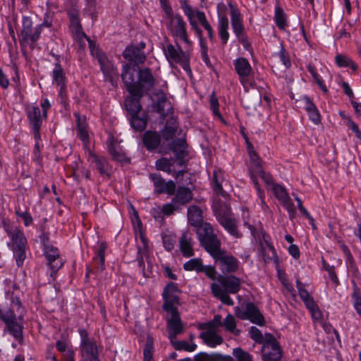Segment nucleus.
<instances>
[{"instance_id":"2f4dec72","label":"nucleus","mask_w":361,"mask_h":361,"mask_svg":"<svg viewBox=\"0 0 361 361\" xmlns=\"http://www.w3.org/2000/svg\"><path fill=\"white\" fill-rule=\"evenodd\" d=\"M211 290L214 296L219 299L224 304L229 306L233 305L234 302L228 295L229 293L225 292L219 284L212 283Z\"/></svg>"},{"instance_id":"49530a36","label":"nucleus","mask_w":361,"mask_h":361,"mask_svg":"<svg viewBox=\"0 0 361 361\" xmlns=\"http://www.w3.org/2000/svg\"><path fill=\"white\" fill-rule=\"evenodd\" d=\"M274 19L277 27L280 30L286 29L287 26L286 16L283 9L279 6L276 7Z\"/></svg>"},{"instance_id":"20e7f679","label":"nucleus","mask_w":361,"mask_h":361,"mask_svg":"<svg viewBox=\"0 0 361 361\" xmlns=\"http://www.w3.org/2000/svg\"><path fill=\"white\" fill-rule=\"evenodd\" d=\"M164 11L168 18L166 26L173 36L180 38L186 44H190L186 30V23L180 15H174L170 6H165Z\"/></svg>"},{"instance_id":"bb28decb","label":"nucleus","mask_w":361,"mask_h":361,"mask_svg":"<svg viewBox=\"0 0 361 361\" xmlns=\"http://www.w3.org/2000/svg\"><path fill=\"white\" fill-rule=\"evenodd\" d=\"M186 140L183 138L173 140L169 144V148L175 154L176 158H185L188 155Z\"/></svg>"},{"instance_id":"c9c22d12","label":"nucleus","mask_w":361,"mask_h":361,"mask_svg":"<svg viewBox=\"0 0 361 361\" xmlns=\"http://www.w3.org/2000/svg\"><path fill=\"white\" fill-rule=\"evenodd\" d=\"M188 219L192 226H199L202 221L201 209L196 205L190 207L188 209Z\"/></svg>"},{"instance_id":"f8f14e48","label":"nucleus","mask_w":361,"mask_h":361,"mask_svg":"<svg viewBox=\"0 0 361 361\" xmlns=\"http://www.w3.org/2000/svg\"><path fill=\"white\" fill-rule=\"evenodd\" d=\"M250 178L252 180V183L255 185V189L257 191L258 196L261 200V203L262 205L267 206L264 201V192L260 188L259 184L257 180V178L259 177L262 179L264 183L267 185V188L270 190L273 185L276 183L273 181V178L271 174L266 173L262 168H258L257 171H250Z\"/></svg>"},{"instance_id":"58836bf2","label":"nucleus","mask_w":361,"mask_h":361,"mask_svg":"<svg viewBox=\"0 0 361 361\" xmlns=\"http://www.w3.org/2000/svg\"><path fill=\"white\" fill-rule=\"evenodd\" d=\"M159 95L157 103L154 105L155 111L162 116H166L167 114L165 107L171 108V104L169 102L166 96L162 92Z\"/></svg>"},{"instance_id":"f257e3e1","label":"nucleus","mask_w":361,"mask_h":361,"mask_svg":"<svg viewBox=\"0 0 361 361\" xmlns=\"http://www.w3.org/2000/svg\"><path fill=\"white\" fill-rule=\"evenodd\" d=\"M121 78L130 94L138 97H142L144 92L150 90L155 84V79L149 68L141 69L131 64L123 66Z\"/></svg>"},{"instance_id":"1a4fd4ad","label":"nucleus","mask_w":361,"mask_h":361,"mask_svg":"<svg viewBox=\"0 0 361 361\" xmlns=\"http://www.w3.org/2000/svg\"><path fill=\"white\" fill-rule=\"evenodd\" d=\"M164 51L169 63H178L188 73H191L189 59L180 47L177 49L173 45L169 44Z\"/></svg>"},{"instance_id":"4c0bfd02","label":"nucleus","mask_w":361,"mask_h":361,"mask_svg":"<svg viewBox=\"0 0 361 361\" xmlns=\"http://www.w3.org/2000/svg\"><path fill=\"white\" fill-rule=\"evenodd\" d=\"M164 302L163 304V309L167 312H178L176 307H174V304L178 302V296L176 294H168L163 295Z\"/></svg>"},{"instance_id":"0e129e2a","label":"nucleus","mask_w":361,"mask_h":361,"mask_svg":"<svg viewBox=\"0 0 361 361\" xmlns=\"http://www.w3.org/2000/svg\"><path fill=\"white\" fill-rule=\"evenodd\" d=\"M209 103H210V108L212 110L215 116H216L217 117H219V118L222 119V116L219 110V101H218L217 98L216 97L214 93H213L210 96Z\"/></svg>"},{"instance_id":"412c9836","label":"nucleus","mask_w":361,"mask_h":361,"mask_svg":"<svg viewBox=\"0 0 361 361\" xmlns=\"http://www.w3.org/2000/svg\"><path fill=\"white\" fill-rule=\"evenodd\" d=\"M76 118V124L78 128V135L83 142L85 147H87L90 142L89 133L87 131V125L85 116L81 117L78 112L74 113Z\"/></svg>"},{"instance_id":"ddd939ff","label":"nucleus","mask_w":361,"mask_h":361,"mask_svg":"<svg viewBox=\"0 0 361 361\" xmlns=\"http://www.w3.org/2000/svg\"><path fill=\"white\" fill-rule=\"evenodd\" d=\"M97 59L100 65L105 78L109 80L114 87L117 86L118 73L113 63L107 58L105 54H97Z\"/></svg>"},{"instance_id":"37998d69","label":"nucleus","mask_w":361,"mask_h":361,"mask_svg":"<svg viewBox=\"0 0 361 361\" xmlns=\"http://www.w3.org/2000/svg\"><path fill=\"white\" fill-rule=\"evenodd\" d=\"M196 18H197L199 22L201 23L202 27L207 31L208 37H209V39L211 41H213L214 38V31H213V29H212L211 25L207 20L204 13L202 11H197Z\"/></svg>"},{"instance_id":"8fccbe9b","label":"nucleus","mask_w":361,"mask_h":361,"mask_svg":"<svg viewBox=\"0 0 361 361\" xmlns=\"http://www.w3.org/2000/svg\"><path fill=\"white\" fill-rule=\"evenodd\" d=\"M153 338L148 336L147 337L146 344L144 349V361H152L154 352Z\"/></svg>"},{"instance_id":"6e6d98bb","label":"nucleus","mask_w":361,"mask_h":361,"mask_svg":"<svg viewBox=\"0 0 361 361\" xmlns=\"http://www.w3.org/2000/svg\"><path fill=\"white\" fill-rule=\"evenodd\" d=\"M247 147L250 161L253 164V167L250 169V171H257L258 168H262L260 159L255 151L253 149V147L251 146L250 143H248Z\"/></svg>"},{"instance_id":"ea45409f","label":"nucleus","mask_w":361,"mask_h":361,"mask_svg":"<svg viewBox=\"0 0 361 361\" xmlns=\"http://www.w3.org/2000/svg\"><path fill=\"white\" fill-rule=\"evenodd\" d=\"M297 288L298 289L299 295L302 300L304 302L307 307H311L314 302L312 297L310 295L308 291L304 288L302 284L299 279L296 281Z\"/></svg>"},{"instance_id":"e2e57ef3","label":"nucleus","mask_w":361,"mask_h":361,"mask_svg":"<svg viewBox=\"0 0 361 361\" xmlns=\"http://www.w3.org/2000/svg\"><path fill=\"white\" fill-rule=\"evenodd\" d=\"M250 334L252 339L259 343H263L265 341L261 331L255 326H252L250 329Z\"/></svg>"},{"instance_id":"a878e982","label":"nucleus","mask_w":361,"mask_h":361,"mask_svg":"<svg viewBox=\"0 0 361 361\" xmlns=\"http://www.w3.org/2000/svg\"><path fill=\"white\" fill-rule=\"evenodd\" d=\"M89 161L91 163H94L96 164V167L101 176H106L109 177V165L107 159L105 157H99L93 152H90Z\"/></svg>"},{"instance_id":"e433bc0d","label":"nucleus","mask_w":361,"mask_h":361,"mask_svg":"<svg viewBox=\"0 0 361 361\" xmlns=\"http://www.w3.org/2000/svg\"><path fill=\"white\" fill-rule=\"evenodd\" d=\"M141 97L130 95V97L126 100V109L131 116L138 114L141 110L140 99Z\"/></svg>"},{"instance_id":"dca6fc26","label":"nucleus","mask_w":361,"mask_h":361,"mask_svg":"<svg viewBox=\"0 0 361 361\" xmlns=\"http://www.w3.org/2000/svg\"><path fill=\"white\" fill-rule=\"evenodd\" d=\"M170 314L171 316L166 319L167 331L169 340H173L184 331V326L178 312H170Z\"/></svg>"},{"instance_id":"9d476101","label":"nucleus","mask_w":361,"mask_h":361,"mask_svg":"<svg viewBox=\"0 0 361 361\" xmlns=\"http://www.w3.org/2000/svg\"><path fill=\"white\" fill-rule=\"evenodd\" d=\"M270 190L273 192L275 197L287 210L290 219L293 220L296 216V210L286 188L279 184H275L272 185Z\"/></svg>"},{"instance_id":"c85d7f7f","label":"nucleus","mask_w":361,"mask_h":361,"mask_svg":"<svg viewBox=\"0 0 361 361\" xmlns=\"http://www.w3.org/2000/svg\"><path fill=\"white\" fill-rule=\"evenodd\" d=\"M200 338L203 340L205 344L212 348L221 345L224 342L223 338L214 331L202 332Z\"/></svg>"},{"instance_id":"0eeeda50","label":"nucleus","mask_w":361,"mask_h":361,"mask_svg":"<svg viewBox=\"0 0 361 361\" xmlns=\"http://www.w3.org/2000/svg\"><path fill=\"white\" fill-rule=\"evenodd\" d=\"M262 353L263 361H281L282 352L279 342L273 335H265Z\"/></svg>"},{"instance_id":"6e6552de","label":"nucleus","mask_w":361,"mask_h":361,"mask_svg":"<svg viewBox=\"0 0 361 361\" xmlns=\"http://www.w3.org/2000/svg\"><path fill=\"white\" fill-rule=\"evenodd\" d=\"M235 314L240 319H247L252 323L259 326H264L265 324L263 314L253 302H247L245 310H242L239 307H235Z\"/></svg>"},{"instance_id":"a18cd8bd","label":"nucleus","mask_w":361,"mask_h":361,"mask_svg":"<svg viewBox=\"0 0 361 361\" xmlns=\"http://www.w3.org/2000/svg\"><path fill=\"white\" fill-rule=\"evenodd\" d=\"M53 80L58 85H61V88L65 86V76L63 70L59 63L55 64V67L53 71Z\"/></svg>"},{"instance_id":"b1692460","label":"nucleus","mask_w":361,"mask_h":361,"mask_svg":"<svg viewBox=\"0 0 361 361\" xmlns=\"http://www.w3.org/2000/svg\"><path fill=\"white\" fill-rule=\"evenodd\" d=\"M192 197L193 194L190 188L185 186H179L175 197L172 200L173 203H176L180 207L190 202Z\"/></svg>"},{"instance_id":"338daca9","label":"nucleus","mask_w":361,"mask_h":361,"mask_svg":"<svg viewBox=\"0 0 361 361\" xmlns=\"http://www.w3.org/2000/svg\"><path fill=\"white\" fill-rule=\"evenodd\" d=\"M180 207L176 204L173 203V200L169 204H166L163 206L161 212L167 216L172 214L174 211L179 209Z\"/></svg>"},{"instance_id":"7c9ffc66","label":"nucleus","mask_w":361,"mask_h":361,"mask_svg":"<svg viewBox=\"0 0 361 361\" xmlns=\"http://www.w3.org/2000/svg\"><path fill=\"white\" fill-rule=\"evenodd\" d=\"M229 26L228 19L225 15H219L218 31L223 44H226L229 37L228 32Z\"/></svg>"},{"instance_id":"4be33fe9","label":"nucleus","mask_w":361,"mask_h":361,"mask_svg":"<svg viewBox=\"0 0 361 361\" xmlns=\"http://www.w3.org/2000/svg\"><path fill=\"white\" fill-rule=\"evenodd\" d=\"M224 199L225 200L224 201L219 197L214 198L212 209L217 220L221 219V217L231 215V207L226 201L227 197Z\"/></svg>"},{"instance_id":"f03ea898","label":"nucleus","mask_w":361,"mask_h":361,"mask_svg":"<svg viewBox=\"0 0 361 361\" xmlns=\"http://www.w3.org/2000/svg\"><path fill=\"white\" fill-rule=\"evenodd\" d=\"M2 225L10 238L7 245L12 250L18 267H21L26 257L27 239L25 234L18 227L11 224L8 220L4 219Z\"/></svg>"},{"instance_id":"79ce46f5","label":"nucleus","mask_w":361,"mask_h":361,"mask_svg":"<svg viewBox=\"0 0 361 361\" xmlns=\"http://www.w3.org/2000/svg\"><path fill=\"white\" fill-rule=\"evenodd\" d=\"M130 121L131 126L135 130L142 131L146 128L147 123V118L145 115L140 116H138V114H135L133 116H131Z\"/></svg>"},{"instance_id":"09e8293b","label":"nucleus","mask_w":361,"mask_h":361,"mask_svg":"<svg viewBox=\"0 0 361 361\" xmlns=\"http://www.w3.org/2000/svg\"><path fill=\"white\" fill-rule=\"evenodd\" d=\"M170 341L176 350H184L187 352H192L197 348V345L195 343L188 344L185 341H176V338L170 340Z\"/></svg>"},{"instance_id":"864d4df0","label":"nucleus","mask_w":361,"mask_h":361,"mask_svg":"<svg viewBox=\"0 0 361 361\" xmlns=\"http://www.w3.org/2000/svg\"><path fill=\"white\" fill-rule=\"evenodd\" d=\"M140 239L142 243V247L138 248L137 262H138L139 266L140 267H142L144 266L143 256L147 253L148 246H147V238L145 237V235L142 233H140Z\"/></svg>"},{"instance_id":"bf43d9fd","label":"nucleus","mask_w":361,"mask_h":361,"mask_svg":"<svg viewBox=\"0 0 361 361\" xmlns=\"http://www.w3.org/2000/svg\"><path fill=\"white\" fill-rule=\"evenodd\" d=\"M16 319H17L16 315L12 310L8 309L4 311L0 309V319L5 323L6 326Z\"/></svg>"},{"instance_id":"cd10ccee","label":"nucleus","mask_w":361,"mask_h":361,"mask_svg":"<svg viewBox=\"0 0 361 361\" xmlns=\"http://www.w3.org/2000/svg\"><path fill=\"white\" fill-rule=\"evenodd\" d=\"M224 180L223 171L218 169L214 170L213 173V190L217 196H221L224 198L228 197V194L223 190L222 183Z\"/></svg>"},{"instance_id":"774afa93","label":"nucleus","mask_w":361,"mask_h":361,"mask_svg":"<svg viewBox=\"0 0 361 361\" xmlns=\"http://www.w3.org/2000/svg\"><path fill=\"white\" fill-rule=\"evenodd\" d=\"M279 56L281 61H282L283 64L286 67L289 68L291 66L290 61L289 59V56L288 55V53L286 51L283 45L281 46V49L279 51Z\"/></svg>"},{"instance_id":"3c124183","label":"nucleus","mask_w":361,"mask_h":361,"mask_svg":"<svg viewBox=\"0 0 361 361\" xmlns=\"http://www.w3.org/2000/svg\"><path fill=\"white\" fill-rule=\"evenodd\" d=\"M183 268L186 271L195 270L197 272H201L202 270V262L199 258H194L183 264Z\"/></svg>"},{"instance_id":"473e14b6","label":"nucleus","mask_w":361,"mask_h":361,"mask_svg":"<svg viewBox=\"0 0 361 361\" xmlns=\"http://www.w3.org/2000/svg\"><path fill=\"white\" fill-rule=\"evenodd\" d=\"M234 66L235 69L240 78L247 77L252 71L250 63L245 58H238L236 59L234 62Z\"/></svg>"},{"instance_id":"de8ad7c7","label":"nucleus","mask_w":361,"mask_h":361,"mask_svg":"<svg viewBox=\"0 0 361 361\" xmlns=\"http://www.w3.org/2000/svg\"><path fill=\"white\" fill-rule=\"evenodd\" d=\"M222 326L225 327L226 330L234 334L236 336L240 334V331L236 329V322L235 318L231 314H228L226 316Z\"/></svg>"},{"instance_id":"2eb2a0df","label":"nucleus","mask_w":361,"mask_h":361,"mask_svg":"<svg viewBox=\"0 0 361 361\" xmlns=\"http://www.w3.org/2000/svg\"><path fill=\"white\" fill-rule=\"evenodd\" d=\"M150 180L153 182L154 192L157 194L167 193L169 195H174L176 191V184L173 180L165 182V180L159 173H151Z\"/></svg>"},{"instance_id":"393cba45","label":"nucleus","mask_w":361,"mask_h":361,"mask_svg":"<svg viewBox=\"0 0 361 361\" xmlns=\"http://www.w3.org/2000/svg\"><path fill=\"white\" fill-rule=\"evenodd\" d=\"M180 250L182 255L185 257H190L194 255L192 248V240L191 234L188 232H184L179 240Z\"/></svg>"},{"instance_id":"680f3d73","label":"nucleus","mask_w":361,"mask_h":361,"mask_svg":"<svg viewBox=\"0 0 361 361\" xmlns=\"http://www.w3.org/2000/svg\"><path fill=\"white\" fill-rule=\"evenodd\" d=\"M32 20L29 17L23 18L22 35L25 39H27V36L31 35V32L32 31Z\"/></svg>"},{"instance_id":"052dcab7","label":"nucleus","mask_w":361,"mask_h":361,"mask_svg":"<svg viewBox=\"0 0 361 361\" xmlns=\"http://www.w3.org/2000/svg\"><path fill=\"white\" fill-rule=\"evenodd\" d=\"M342 250L346 257V263L348 266L353 271H357L355 260L353 255L350 253L349 248L345 245H341Z\"/></svg>"},{"instance_id":"69168bd1","label":"nucleus","mask_w":361,"mask_h":361,"mask_svg":"<svg viewBox=\"0 0 361 361\" xmlns=\"http://www.w3.org/2000/svg\"><path fill=\"white\" fill-rule=\"evenodd\" d=\"M218 353L207 354L206 353H200L195 356V361H216Z\"/></svg>"},{"instance_id":"4d7b16f0","label":"nucleus","mask_w":361,"mask_h":361,"mask_svg":"<svg viewBox=\"0 0 361 361\" xmlns=\"http://www.w3.org/2000/svg\"><path fill=\"white\" fill-rule=\"evenodd\" d=\"M109 152L111 155L112 159L116 161L124 162L128 161V159L124 152L117 150L114 145L109 146Z\"/></svg>"},{"instance_id":"f704fd0d","label":"nucleus","mask_w":361,"mask_h":361,"mask_svg":"<svg viewBox=\"0 0 361 361\" xmlns=\"http://www.w3.org/2000/svg\"><path fill=\"white\" fill-rule=\"evenodd\" d=\"M177 129L178 124L174 118H171V120L166 122V126L161 130V136H162L163 139L166 141L173 140L177 131Z\"/></svg>"},{"instance_id":"5701e85b","label":"nucleus","mask_w":361,"mask_h":361,"mask_svg":"<svg viewBox=\"0 0 361 361\" xmlns=\"http://www.w3.org/2000/svg\"><path fill=\"white\" fill-rule=\"evenodd\" d=\"M107 248L106 242L99 244L98 248L95 250V256L93 258V264L97 272L101 273L105 269V252Z\"/></svg>"},{"instance_id":"72a5a7b5","label":"nucleus","mask_w":361,"mask_h":361,"mask_svg":"<svg viewBox=\"0 0 361 361\" xmlns=\"http://www.w3.org/2000/svg\"><path fill=\"white\" fill-rule=\"evenodd\" d=\"M305 110L307 111L310 119L314 123L318 125L321 123V115L312 101L307 97L305 98Z\"/></svg>"},{"instance_id":"9b49d317","label":"nucleus","mask_w":361,"mask_h":361,"mask_svg":"<svg viewBox=\"0 0 361 361\" xmlns=\"http://www.w3.org/2000/svg\"><path fill=\"white\" fill-rule=\"evenodd\" d=\"M231 16V25L234 33L235 34L239 42L243 44L245 49H248L250 47V44L244 32V26L240 13L238 9L232 7Z\"/></svg>"},{"instance_id":"423d86ee","label":"nucleus","mask_w":361,"mask_h":361,"mask_svg":"<svg viewBox=\"0 0 361 361\" xmlns=\"http://www.w3.org/2000/svg\"><path fill=\"white\" fill-rule=\"evenodd\" d=\"M81 344V355L85 361H99L97 345L94 341L89 337V334L84 329H79Z\"/></svg>"},{"instance_id":"aec40b11","label":"nucleus","mask_w":361,"mask_h":361,"mask_svg":"<svg viewBox=\"0 0 361 361\" xmlns=\"http://www.w3.org/2000/svg\"><path fill=\"white\" fill-rule=\"evenodd\" d=\"M123 56L126 60L134 63L133 66H137L138 64L144 63L146 59L142 49L135 46L127 47L123 53Z\"/></svg>"},{"instance_id":"4468645a","label":"nucleus","mask_w":361,"mask_h":361,"mask_svg":"<svg viewBox=\"0 0 361 361\" xmlns=\"http://www.w3.org/2000/svg\"><path fill=\"white\" fill-rule=\"evenodd\" d=\"M44 253L47 260V264L51 269L50 276L54 277L57 271L63 267V261L60 257L58 249L53 245H47Z\"/></svg>"},{"instance_id":"6ab92c4d","label":"nucleus","mask_w":361,"mask_h":361,"mask_svg":"<svg viewBox=\"0 0 361 361\" xmlns=\"http://www.w3.org/2000/svg\"><path fill=\"white\" fill-rule=\"evenodd\" d=\"M218 281L225 292L235 294L240 290V280L233 275L220 276Z\"/></svg>"},{"instance_id":"39448f33","label":"nucleus","mask_w":361,"mask_h":361,"mask_svg":"<svg viewBox=\"0 0 361 361\" xmlns=\"http://www.w3.org/2000/svg\"><path fill=\"white\" fill-rule=\"evenodd\" d=\"M209 255L224 274L233 273L238 269V260L226 250L221 249V246Z\"/></svg>"},{"instance_id":"c756f323","label":"nucleus","mask_w":361,"mask_h":361,"mask_svg":"<svg viewBox=\"0 0 361 361\" xmlns=\"http://www.w3.org/2000/svg\"><path fill=\"white\" fill-rule=\"evenodd\" d=\"M219 224L232 235L235 238H240V233L238 231L236 221L231 217V215L221 217L218 219Z\"/></svg>"},{"instance_id":"603ef678","label":"nucleus","mask_w":361,"mask_h":361,"mask_svg":"<svg viewBox=\"0 0 361 361\" xmlns=\"http://www.w3.org/2000/svg\"><path fill=\"white\" fill-rule=\"evenodd\" d=\"M353 293L352 294V298L354 300V307L357 313L361 315V291L354 281H353Z\"/></svg>"},{"instance_id":"a211bd4d","label":"nucleus","mask_w":361,"mask_h":361,"mask_svg":"<svg viewBox=\"0 0 361 361\" xmlns=\"http://www.w3.org/2000/svg\"><path fill=\"white\" fill-rule=\"evenodd\" d=\"M145 147L149 152L157 149L161 144V136L159 133L154 130H147L142 137Z\"/></svg>"},{"instance_id":"f3484780","label":"nucleus","mask_w":361,"mask_h":361,"mask_svg":"<svg viewBox=\"0 0 361 361\" xmlns=\"http://www.w3.org/2000/svg\"><path fill=\"white\" fill-rule=\"evenodd\" d=\"M27 114L30 126H32L35 140L40 138L39 130L42 123L43 115L39 106H33L27 109Z\"/></svg>"},{"instance_id":"c03bdc74","label":"nucleus","mask_w":361,"mask_h":361,"mask_svg":"<svg viewBox=\"0 0 361 361\" xmlns=\"http://www.w3.org/2000/svg\"><path fill=\"white\" fill-rule=\"evenodd\" d=\"M335 61L339 67H350L353 71H356L357 69V65L350 58L345 55L337 54L335 57Z\"/></svg>"},{"instance_id":"a19ab883","label":"nucleus","mask_w":361,"mask_h":361,"mask_svg":"<svg viewBox=\"0 0 361 361\" xmlns=\"http://www.w3.org/2000/svg\"><path fill=\"white\" fill-rule=\"evenodd\" d=\"M8 332L18 341L23 339V326L16 319L14 321L6 325Z\"/></svg>"},{"instance_id":"7ed1b4c3","label":"nucleus","mask_w":361,"mask_h":361,"mask_svg":"<svg viewBox=\"0 0 361 361\" xmlns=\"http://www.w3.org/2000/svg\"><path fill=\"white\" fill-rule=\"evenodd\" d=\"M197 234L201 245L209 254L221 246L220 240L214 233L212 226L208 223H200L197 226Z\"/></svg>"},{"instance_id":"13d9d810","label":"nucleus","mask_w":361,"mask_h":361,"mask_svg":"<svg viewBox=\"0 0 361 361\" xmlns=\"http://www.w3.org/2000/svg\"><path fill=\"white\" fill-rule=\"evenodd\" d=\"M233 355L237 361H252V355L240 348H234Z\"/></svg>"},{"instance_id":"5fc2aeb1","label":"nucleus","mask_w":361,"mask_h":361,"mask_svg":"<svg viewBox=\"0 0 361 361\" xmlns=\"http://www.w3.org/2000/svg\"><path fill=\"white\" fill-rule=\"evenodd\" d=\"M156 168L159 171H163L166 172L167 173H171V166L173 163L171 160L166 158H161L156 161Z\"/></svg>"}]
</instances>
